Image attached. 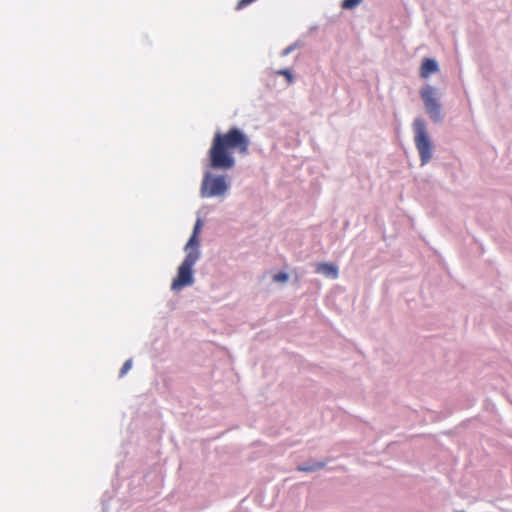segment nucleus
Instances as JSON below:
<instances>
[{"instance_id": "14", "label": "nucleus", "mask_w": 512, "mask_h": 512, "mask_svg": "<svg viewBox=\"0 0 512 512\" xmlns=\"http://www.w3.org/2000/svg\"><path fill=\"white\" fill-rule=\"evenodd\" d=\"M254 1L255 0H239V2L237 3L236 9L240 10V9L244 8L245 6L251 4Z\"/></svg>"}, {"instance_id": "6", "label": "nucleus", "mask_w": 512, "mask_h": 512, "mask_svg": "<svg viewBox=\"0 0 512 512\" xmlns=\"http://www.w3.org/2000/svg\"><path fill=\"white\" fill-rule=\"evenodd\" d=\"M439 70L438 63L436 60L431 58H425L420 67L421 78H428L432 73H436Z\"/></svg>"}, {"instance_id": "4", "label": "nucleus", "mask_w": 512, "mask_h": 512, "mask_svg": "<svg viewBox=\"0 0 512 512\" xmlns=\"http://www.w3.org/2000/svg\"><path fill=\"white\" fill-rule=\"evenodd\" d=\"M228 190L226 177L223 175L212 176L207 173L202 181L201 195L205 198L223 196Z\"/></svg>"}, {"instance_id": "11", "label": "nucleus", "mask_w": 512, "mask_h": 512, "mask_svg": "<svg viewBox=\"0 0 512 512\" xmlns=\"http://www.w3.org/2000/svg\"><path fill=\"white\" fill-rule=\"evenodd\" d=\"M277 74L279 75H283L289 84H291L293 82V75L291 74V72L287 69H282V70H279L277 71Z\"/></svg>"}, {"instance_id": "5", "label": "nucleus", "mask_w": 512, "mask_h": 512, "mask_svg": "<svg viewBox=\"0 0 512 512\" xmlns=\"http://www.w3.org/2000/svg\"><path fill=\"white\" fill-rule=\"evenodd\" d=\"M420 96L431 120L434 122L441 121V104L438 101L435 88L430 85L423 87L420 90Z\"/></svg>"}, {"instance_id": "1", "label": "nucleus", "mask_w": 512, "mask_h": 512, "mask_svg": "<svg viewBox=\"0 0 512 512\" xmlns=\"http://www.w3.org/2000/svg\"><path fill=\"white\" fill-rule=\"evenodd\" d=\"M250 140L237 127L230 128L226 133L216 132L208 151L210 166L216 170H229L235 166L234 152L246 155L249 152Z\"/></svg>"}, {"instance_id": "10", "label": "nucleus", "mask_w": 512, "mask_h": 512, "mask_svg": "<svg viewBox=\"0 0 512 512\" xmlns=\"http://www.w3.org/2000/svg\"><path fill=\"white\" fill-rule=\"evenodd\" d=\"M288 278L289 277H288L287 273L280 272V273H277V274L274 275L273 280L275 282H282V283H284V282H286L288 280Z\"/></svg>"}, {"instance_id": "7", "label": "nucleus", "mask_w": 512, "mask_h": 512, "mask_svg": "<svg viewBox=\"0 0 512 512\" xmlns=\"http://www.w3.org/2000/svg\"><path fill=\"white\" fill-rule=\"evenodd\" d=\"M316 273H321L326 277L336 279L338 277V268L331 263H318L315 268Z\"/></svg>"}, {"instance_id": "12", "label": "nucleus", "mask_w": 512, "mask_h": 512, "mask_svg": "<svg viewBox=\"0 0 512 512\" xmlns=\"http://www.w3.org/2000/svg\"><path fill=\"white\" fill-rule=\"evenodd\" d=\"M322 467H323V464L316 463L315 465H312V466H300L299 470L305 471V472H310V471H314V470L322 468Z\"/></svg>"}, {"instance_id": "8", "label": "nucleus", "mask_w": 512, "mask_h": 512, "mask_svg": "<svg viewBox=\"0 0 512 512\" xmlns=\"http://www.w3.org/2000/svg\"><path fill=\"white\" fill-rule=\"evenodd\" d=\"M198 246H199V241H198L197 235L192 234L189 241L186 244V247H185V249L187 250V253L189 251H195V250L198 251Z\"/></svg>"}, {"instance_id": "2", "label": "nucleus", "mask_w": 512, "mask_h": 512, "mask_svg": "<svg viewBox=\"0 0 512 512\" xmlns=\"http://www.w3.org/2000/svg\"><path fill=\"white\" fill-rule=\"evenodd\" d=\"M414 142L418 150L421 165H426L432 158L433 147L430 141L425 122L417 118L413 123Z\"/></svg>"}, {"instance_id": "13", "label": "nucleus", "mask_w": 512, "mask_h": 512, "mask_svg": "<svg viewBox=\"0 0 512 512\" xmlns=\"http://www.w3.org/2000/svg\"><path fill=\"white\" fill-rule=\"evenodd\" d=\"M132 367V360H127L120 370V376H124Z\"/></svg>"}, {"instance_id": "15", "label": "nucleus", "mask_w": 512, "mask_h": 512, "mask_svg": "<svg viewBox=\"0 0 512 512\" xmlns=\"http://www.w3.org/2000/svg\"><path fill=\"white\" fill-rule=\"evenodd\" d=\"M201 226H202V222L200 219H198L195 223V226H194V229H193V235H198L200 229H201Z\"/></svg>"}, {"instance_id": "3", "label": "nucleus", "mask_w": 512, "mask_h": 512, "mask_svg": "<svg viewBox=\"0 0 512 512\" xmlns=\"http://www.w3.org/2000/svg\"><path fill=\"white\" fill-rule=\"evenodd\" d=\"M199 251H189L183 262L178 268L177 276L173 279L171 284L172 290H180L185 286L193 284V266L199 259Z\"/></svg>"}, {"instance_id": "9", "label": "nucleus", "mask_w": 512, "mask_h": 512, "mask_svg": "<svg viewBox=\"0 0 512 512\" xmlns=\"http://www.w3.org/2000/svg\"><path fill=\"white\" fill-rule=\"evenodd\" d=\"M362 0H344L342 3L343 9H353L361 3Z\"/></svg>"}]
</instances>
